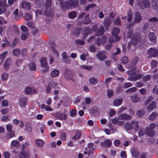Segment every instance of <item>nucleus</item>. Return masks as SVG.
<instances>
[{"mask_svg":"<svg viewBox=\"0 0 158 158\" xmlns=\"http://www.w3.org/2000/svg\"><path fill=\"white\" fill-rule=\"evenodd\" d=\"M78 6V0H70L69 2H61L60 3V7L64 11L72 7H77Z\"/></svg>","mask_w":158,"mask_h":158,"instance_id":"1","label":"nucleus"},{"mask_svg":"<svg viewBox=\"0 0 158 158\" xmlns=\"http://www.w3.org/2000/svg\"><path fill=\"white\" fill-rule=\"evenodd\" d=\"M139 127L138 122L135 120H132L131 122H127L124 125V128L128 131L134 129L135 131H137Z\"/></svg>","mask_w":158,"mask_h":158,"instance_id":"2","label":"nucleus"},{"mask_svg":"<svg viewBox=\"0 0 158 158\" xmlns=\"http://www.w3.org/2000/svg\"><path fill=\"white\" fill-rule=\"evenodd\" d=\"M132 32L131 31L129 32L128 35V37H131V43L133 45H136L139 42L141 39L140 35L138 34H134L132 36Z\"/></svg>","mask_w":158,"mask_h":158,"instance_id":"3","label":"nucleus"},{"mask_svg":"<svg viewBox=\"0 0 158 158\" xmlns=\"http://www.w3.org/2000/svg\"><path fill=\"white\" fill-rule=\"evenodd\" d=\"M135 73V70H130L128 71L127 74L130 76L127 78V80L128 81H136L141 78L142 75L140 74H136L134 77H131V76L134 75Z\"/></svg>","mask_w":158,"mask_h":158,"instance_id":"4","label":"nucleus"},{"mask_svg":"<svg viewBox=\"0 0 158 158\" xmlns=\"http://www.w3.org/2000/svg\"><path fill=\"white\" fill-rule=\"evenodd\" d=\"M155 127L154 123H151L149 127L147 128V131L145 132V134L148 136L152 137L155 135V132L153 130Z\"/></svg>","mask_w":158,"mask_h":158,"instance_id":"5","label":"nucleus"},{"mask_svg":"<svg viewBox=\"0 0 158 158\" xmlns=\"http://www.w3.org/2000/svg\"><path fill=\"white\" fill-rule=\"evenodd\" d=\"M41 67L43 68L42 70V72H45L49 70V68L46 59L45 58H42L40 60Z\"/></svg>","mask_w":158,"mask_h":158,"instance_id":"6","label":"nucleus"},{"mask_svg":"<svg viewBox=\"0 0 158 158\" xmlns=\"http://www.w3.org/2000/svg\"><path fill=\"white\" fill-rule=\"evenodd\" d=\"M64 78L68 81L72 80L73 81V76L72 72L69 69H66L64 70Z\"/></svg>","mask_w":158,"mask_h":158,"instance_id":"7","label":"nucleus"},{"mask_svg":"<svg viewBox=\"0 0 158 158\" xmlns=\"http://www.w3.org/2000/svg\"><path fill=\"white\" fill-rule=\"evenodd\" d=\"M96 55L98 59L101 61L104 60L107 57L106 52L104 51H99Z\"/></svg>","mask_w":158,"mask_h":158,"instance_id":"8","label":"nucleus"},{"mask_svg":"<svg viewBox=\"0 0 158 158\" xmlns=\"http://www.w3.org/2000/svg\"><path fill=\"white\" fill-rule=\"evenodd\" d=\"M119 29L117 27H114L112 31V35L114 37L115 40L117 41H118L120 40V37L118 35L119 34Z\"/></svg>","mask_w":158,"mask_h":158,"instance_id":"9","label":"nucleus"},{"mask_svg":"<svg viewBox=\"0 0 158 158\" xmlns=\"http://www.w3.org/2000/svg\"><path fill=\"white\" fill-rule=\"evenodd\" d=\"M148 53L150 57H156L158 55V49L150 48L148 51Z\"/></svg>","mask_w":158,"mask_h":158,"instance_id":"10","label":"nucleus"},{"mask_svg":"<svg viewBox=\"0 0 158 158\" xmlns=\"http://www.w3.org/2000/svg\"><path fill=\"white\" fill-rule=\"evenodd\" d=\"M131 117L126 113L122 114L118 117V118L120 120H128L131 119Z\"/></svg>","mask_w":158,"mask_h":158,"instance_id":"11","label":"nucleus"},{"mask_svg":"<svg viewBox=\"0 0 158 158\" xmlns=\"http://www.w3.org/2000/svg\"><path fill=\"white\" fill-rule=\"evenodd\" d=\"M148 37L149 40L152 44H154L156 42V36L155 33L150 32L148 35Z\"/></svg>","mask_w":158,"mask_h":158,"instance_id":"12","label":"nucleus"},{"mask_svg":"<svg viewBox=\"0 0 158 158\" xmlns=\"http://www.w3.org/2000/svg\"><path fill=\"white\" fill-rule=\"evenodd\" d=\"M30 151L28 150L22 151L21 152L19 158H30Z\"/></svg>","mask_w":158,"mask_h":158,"instance_id":"13","label":"nucleus"},{"mask_svg":"<svg viewBox=\"0 0 158 158\" xmlns=\"http://www.w3.org/2000/svg\"><path fill=\"white\" fill-rule=\"evenodd\" d=\"M140 2L141 4H139V5L142 9H143V6L141 5L142 4H143L145 7L146 8H148L150 6V2L148 0H143L140 1Z\"/></svg>","mask_w":158,"mask_h":158,"instance_id":"14","label":"nucleus"},{"mask_svg":"<svg viewBox=\"0 0 158 158\" xmlns=\"http://www.w3.org/2000/svg\"><path fill=\"white\" fill-rule=\"evenodd\" d=\"M36 90L34 88L30 87H26L25 90V94H30L35 93Z\"/></svg>","mask_w":158,"mask_h":158,"instance_id":"15","label":"nucleus"},{"mask_svg":"<svg viewBox=\"0 0 158 158\" xmlns=\"http://www.w3.org/2000/svg\"><path fill=\"white\" fill-rule=\"evenodd\" d=\"M130 98L131 101L134 103L139 102L141 101L140 97L137 94H135L131 96Z\"/></svg>","mask_w":158,"mask_h":158,"instance_id":"16","label":"nucleus"},{"mask_svg":"<svg viewBox=\"0 0 158 158\" xmlns=\"http://www.w3.org/2000/svg\"><path fill=\"white\" fill-rule=\"evenodd\" d=\"M142 16L141 14L138 12H136L135 13V16L134 17V21L135 23H139L142 20Z\"/></svg>","mask_w":158,"mask_h":158,"instance_id":"17","label":"nucleus"},{"mask_svg":"<svg viewBox=\"0 0 158 158\" xmlns=\"http://www.w3.org/2000/svg\"><path fill=\"white\" fill-rule=\"evenodd\" d=\"M88 150V154H91L93 153V152L95 150V148L94 147V145L92 143H89L87 144V148Z\"/></svg>","mask_w":158,"mask_h":158,"instance_id":"18","label":"nucleus"},{"mask_svg":"<svg viewBox=\"0 0 158 158\" xmlns=\"http://www.w3.org/2000/svg\"><path fill=\"white\" fill-rule=\"evenodd\" d=\"M31 5L29 2H23L22 3L21 7L25 10H29L31 9Z\"/></svg>","mask_w":158,"mask_h":158,"instance_id":"19","label":"nucleus"},{"mask_svg":"<svg viewBox=\"0 0 158 158\" xmlns=\"http://www.w3.org/2000/svg\"><path fill=\"white\" fill-rule=\"evenodd\" d=\"M101 145L102 146L107 148L111 146L112 142L110 140L107 139L105 140L103 142L101 143Z\"/></svg>","mask_w":158,"mask_h":158,"instance_id":"20","label":"nucleus"},{"mask_svg":"<svg viewBox=\"0 0 158 158\" xmlns=\"http://www.w3.org/2000/svg\"><path fill=\"white\" fill-rule=\"evenodd\" d=\"M27 67L31 71H35L36 67L35 64L33 62H31L27 65Z\"/></svg>","mask_w":158,"mask_h":158,"instance_id":"21","label":"nucleus"},{"mask_svg":"<svg viewBox=\"0 0 158 158\" xmlns=\"http://www.w3.org/2000/svg\"><path fill=\"white\" fill-rule=\"evenodd\" d=\"M123 102V100L121 98L117 99L114 101L113 103L114 106H118L122 104Z\"/></svg>","mask_w":158,"mask_h":158,"instance_id":"22","label":"nucleus"},{"mask_svg":"<svg viewBox=\"0 0 158 158\" xmlns=\"http://www.w3.org/2000/svg\"><path fill=\"white\" fill-rule=\"evenodd\" d=\"M35 143L36 145L39 147H42L44 145V141L40 139H37L35 141Z\"/></svg>","mask_w":158,"mask_h":158,"instance_id":"23","label":"nucleus"},{"mask_svg":"<svg viewBox=\"0 0 158 158\" xmlns=\"http://www.w3.org/2000/svg\"><path fill=\"white\" fill-rule=\"evenodd\" d=\"M156 102L154 101H153L148 106L147 109L149 111H152L154 108H156Z\"/></svg>","mask_w":158,"mask_h":158,"instance_id":"24","label":"nucleus"},{"mask_svg":"<svg viewBox=\"0 0 158 158\" xmlns=\"http://www.w3.org/2000/svg\"><path fill=\"white\" fill-rule=\"evenodd\" d=\"M62 56L63 58V60L65 62L68 64L70 63V58H68L65 52H64L62 53Z\"/></svg>","mask_w":158,"mask_h":158,"instance_id":"25","label":"nucleus"},{"mask_svg":"<svg viewBox=\"0 0 158 158\" xmlns=\"http://www.w3.org/2000/svg\"><path fill=\"white\" fill-rule=\"evenodd\" d=\"M27 100L26 98L23 97L21 98L19 101V105L21 107H24L27 103Z\"/></svg>","mask_w":158,"mask_h":158,"instance_id":"26","label":"nucleus"},{"mask_svg":"<svg viewBox=\"0 0 158 158\" xmlns=\"http://www.w3.org/2000/svg\"><path fill=\"white\" fill-rule=\"evenodd\" d=\"M57 117L58 119L60 120H65L67 119L68 116L65 114L59 113L58 114Z\"/></svg>","mask_w":158,"mask_h":158,"instance_id":"27","label":"nucleus"},{"mask_svg":"<svg viewBox=\"0 0 158 158\" xmlns=\"http://www.w3.org/2000/svg\"><path fill=\"white\" fill-rule=\"evenodd\" d=\"M149 21L150 23L152 26L156 25L158 22V19L156 17L149 19Z\"/></svg>","mask_w":158,"mask_h":158,"instance_id":"28","label":"nucleus"},{"mask_svg":"<svg viewBox=\"0 0 158 158\" xmlns=\"http://www.w3.org/2000/svg\"><path fill=\"white\" fill-rule=\"evenodd\" d=\"M10 61L11 60L10 58L7 59L5 61L4 65V67L5 70H7L9 69Z\"/></svg>","mask_w":158,"mask_h":158,"instance_id":"29","label":"nucleus"},{"mask_svg":"<svg viewBox=\"0 0 158 158\" xmlns=\"http://www.w3.org/2000/svg\"><path fill=\"white\" fill-rule=\"evenodd\" d=\"M60 74V72L57 69L53 70L51 73V76L52 77H55L58 76Z\"/></svg>","mask_w":158,"mask_h":158,"instance_id":"30","label":"nucleus"},{"mask_svg":"<svg viewBox=\"0 0 158 158\" xmlns=\"http://www.w3.org/2000/svg\"><path fill=\"white\" fill-rule=\"evenodd\" d=\"M104 33V30L103 26L100 27L98 29L96 33L98 36H100L102 35Z\"/></svg>","mask_w":158,"mask_h":158,"instance_id":"31","label":"nucleus"},{"mask_svg":"<svg viewBox=\"0 0 158 158\" xmlns=\"http://www.w3.org/2000/svg\"><path fill=\"white\" fill-rule=\"evenodd\" d=\"M41 108L42 109H45L46 111H52L53 109L48 106L42 104L40 106Z\"/></svg>","mask_w":158,"mask_h":158,"instance_id":"32","label":"nucleus"},{"mask_svg":"<svg viewBox=\"0 0 158 158\" xmlns=\"http://www.w3.org/2000/svg\"><path fill=\"white\" fill-rule=\"evenodd\" d=\"M106 41V36L102 37L101 41L100 39H98L97 41V44L98 45H100L101 43L102 44H105Z\"/></svg>","mask_w":158,"mask_h":158,"instance_id":"33","label":"nucleus"},{"mask_svg":"<svg viewBox=\"0 0 158 158\" xmlns=\"http://www.w3.org/2000/svg\"><path fill=\"white\" fill-rule=\"evenodd\" d=\"M81 135V132L78 131L76 132L75 135L72 137V139L74 140H77L80 137Z\"/></svg>","mask_w":158,"mask_h":158,"instance_id":"34","label":"nucleus"},{"mask_svg":"<svg viewBox=\"0 0 158 158\" xmlns=\"http://www.w3.org/2000/svg\"><path fill=\"white\" fill-rule=\"evenodd\" d=\"M32 18V14L30 13H25L24 15V19L26 20H28Z\"/></svg>","mask_w":158,"mask_h":158,"instance_id":"35","label":"nucleus"},{"mask_svg":"<svg viewBox=\"0 0 158 158\" xmlns=\"http://www.w3.org/2000/svg\"><path fill=\"white\" fill-rule=\"evenodd\" d=\"M158 116L156 112L152 113L149 116V119L150 120H154Z\"/></svg>","mask_w":158,"mask_h":158,"instance_id":"36","label":"nucleus"},{"mask_svg":"<svg viewBox=\"0 0 158 158\" xmlns=\"http://www.w3.org/2000/svg\"><path fill=\"white\" fill-rule=\"evenodd\" d=\"M19 145V143L16 140H13L11 141L10 146L14 147H18Z\"/></svg>","mask_w":158,"mask_h":158,"instance_id":"37","label":"nucleus"},{"mask_svg":"<svg viewBox=\"0 0 158 158\" xmlns=\"http://www.w3.org/2000/svg\"><path fill=\"white\" fill-rule=\"evenodd\" d=\"M89 83L93 85H95L97 83V80L93 77L90 78L89 80Z\"/></svg>","mask_w":158,"mask_h":158,"instance_id":"38","label":"nucleus"},{"mask_svg":"<svg viewBox=\"0 0 158 158\" xmlns=\"http://www.w3.org/2000/svg\"><path fill=\"white\" fill-rule=\"evenodd\" d=\"M80 68L84 69L90 70H91L93 67L91 65H81Z\"/></svg>","mask_w":158,"mask_h":158,"instance_id":"39","label":"nucleus"},{"mask_svg":"<svg viewBox=\"0 0 158 158\" xmlns=\"http://www.w3.org/2000/svg\"><path fill=\"white\" fill-rule=\"evenodd\" d=\"M9 74L7 73H3L1 77L2 80V81H5L6 80L8 77Z\"/></svg>","mask_w":158,"mask_h":158,"instance_id":"40","label":"nucleus"},{"mask_svg":"<svg viewBox=\"0 0 158 158\" xmlns=\"http://www.w3.org/2000/svg\"><path fill=\"white\" fill-rule=\"evenodd\" d=\"M7 6L6 3V0H2L0 2V7H2L3 9L4 7Z\"/></svg>","mask_w":158,"mask_h":158,"instance_id":"41","label":"nucleus"},{"mask_svg":"<svg viewBox=\"0 0 158 158\" xmlns=\"http://www.w3.org/2000/svg\"><path fill=\"white\" fill-rule=\"evenodd\" d=\"M144 114L143 110H140L137 111L136 115L139 117H141L143 116Z\"/></svg>","mask_w":158,"mask_h":158,"instance_id":"42","label":"nucleus"},{"mask_svg":"<svg viewBox=\"0 0 158 158\" xmlns=\"http://www.w3.org/2000/svg\"><path fill=\"white\" fill-rule=\"evenodd\" d=\"M131 153L133 156L135 157H137L139 155V152L136 149H133L131 151Z\"/></svg>","mask_w":158,"mask_h":158,"instance_id":"43","label":"nucleus"},{"mask_svg":"<svg viewBox=\"0 0 158 158\" xmlns=\"http://www.w3.org/2000/svg\"><path fill=\"white\" fill-rule=\"evenodd\" d=\"M137 89L135 87H133L129 88L126 91V93H133L135 92L137 90Z\"/></svg>","mask_w":158,"mask_h":158,"instance_id":"44","label":"nucleus"},{"mask_svg":"<svg viewBox=\"0 0 158 158\" xmlns=\"http://www.w3.org/2000/svg\"><path fill=\"white\" fill-rule=\"evenodd\" d=\"M29 33H22L21 35V39L22 40H24L27 39Z\"/></svg>","mask_w":158,"mask_h":158,"instance_id":"45","label":"nucleus"},{"mask_svg":"<svg viewBox=\"0 0 158 158\" xmlns=\"http://www.w3.org/2000/svg\"><path fill=\"white\" fill-rule=\"evenodd\" d=\"M20 52L19 49H15L13 51V54L15 56H18L20 54Z\"/></svg>","mask_w":158,"mask_h":158,"instance_id":"46","label":"nucleus"},{"mask_svg":"<svg viewBox=\"0 0 158 158\" xmlns=\"http://www.w3.org/2000/svg\"><path fill=\"white\" fill-rule=\"evenodd\" d=\"M127 15L128 16V17L127 19V20L129 22H131L132 19V15L131 11L130 10H129L128 12Z\"/></svg>","mask_w":158,"mask_h":158,"instance_id":"47","label":"nucleus"},{"mask_svg":"<svg viewBox=\"0 0 158 158\" xmlns=\"http://www.w3.org/2000/svg\"><path fill=\"white\" fill-rule=\"evenodd\" d=\"M8 53L7 51H6L0 55V60H2L5 58Z\"/></svg>","mask_w":158,"mask_h":158,"instance_id":"48","label":"nucleus"},{"mask_svg":"<svg viewBox=\"0 0 158 158\" xmlns=\"http://www.w3.org/2000/svg\"><path fill=\"white\" fill-rule=\"evenodd\" d=\"M70 116L72 117L76 116L77 114V111L76 109H73L70 112Z\"/></svg>","mask_w":158,"mask_h":158,"instance_id":"49","label":"nucleus"},{"mask_svg":"<svg viewBox=\"0 0 158 158\" xmlns=\"http://www.w3.org/2000/svg\"><path fill=\"white\" fill-rule=\"evenodd\" d=\"M132 85L131 83L130 82H127L124 84V85H123V87L125 89H127L129 87L132 86Z\"/></svg>","mask_w":158,"mask_h":158,"instance_id":"50","label":"nucleus"},{"mask_svg":"<svg viewBox=\"0 0 158 158\" xmlns=\"http://www.w3.org/2000/svg\"><path fill=\"white\" fill-rule=\"evenodd\" d=\"M89 31H90L89 28H86V29L84 31V34L83 35V38L84 39H85L87 37L88 34L89 33Z\"/></svg>","mask_w":158,"mask_h":158,"instance_id":"51","label":"nucleus"},{"mask_svg":"<svg viewBox=\"0 0 158 158\" xmlns=\"http://www.w3.org/2000/svg\"><path fill=\"white\" fill-rule=\"evenodd\" d=\"M21 29L23 31L22 33H29L27 27L25 26H22L21 27Z\"/></svg>","mask_w":158,"mask_h":158,"instance_id":"52","label":"nucleus"},{"mask_svg":"<svg viewBox=\"0 0 158 158\" xmlns=\"http://www.w3.org/2000/svg\"><path fill=\"white\" fill-rule=\"evenodd\" d=\"M107 95L109 98L112 96L113 95L114 92L113 90L110 89H108L107 91Z\"/></svg>","mask_w":158,"mask_h":158,"instance_id":"53","label":"nucleus"},{"mask_svg":"<svg viewBox=\"0 0 158 158\" xmlns=\"http://www.w3.org/2000/svg\"><path fill=\"white\" fill-rule=\"evenodd\" d=\"M153 99V97L152 96H151L149 97L146 100L145 104L147 105Z\"/></svg>","mask_w":158,"mask_h":158,"instance_id":"54","label":"nucleus"},{"mask_svg":"<svg viewBox=\"0 0 158 158\" xmlns=\"http://www.w3.org/2000/svg\"><path fill=\"white\" fill-rule=\"evenodd\" d=\"M110 23L109 19H107L104 23V26L106 30H108Z\"/></svg>","mask_w":158,"mask_h":158,"instance_id":"55","label":"nucleus"},{"mask_svg":"<svg viewBox=\"0 0 158 158\" xmlns=\"http://www.w3.org/2000/svg\"><path fill=\"white\" fill-rule=\"evenodd\" d=\"M76 13L75 12L72 11L69 14V17L71 18H74L76 17Z\"/></svg>","mask_w":158,"mask_h":158,"instance_id":"56","label":"nucleus"},{"mask_svg":"<svg viewBox=\"0 0 158 158\" xmlns=\"http://www.w3.org/2000/svg\"><path fill=\"white\" fill-rule=\"evenodd\" d=\"M116 113V112L113 109H111L109 112V115L110 117L114 115Z\"/></svg>","mask_w":158,"mask_h":158,"instance_id":"57","label":"nucleus"},{"mask_svg":"<svg viewBox=\"0 0 158 158\" xmlns=\"http://www.w3.org/2000/svg\"><path fill=\"white\" fill-rule=\"evenodd\" d=\"M51 0H47L46 5V8L47 9H48L51 7Z\"/></svg>","mask_w":158,"mask_h":158,"instance_id":"58","label":"nucleus"},{"mask_svg":"<svg viewBox=\"0 0 158 158\" xmlns=\"http://www.w3.org/2000/svg\"><path fill=\"white\" fill-rule=\"evenodd\" d=\"M127 109V108L126 106L122 107L118 111V114H119L122 113L124 110Z\"/></svg>","mask_w":158,"mask_h":158,"instance_id":"59","label":"nucleus"},{"mask_svg":"<svg viewBox=\"0 0 158 158\" xmlns=\"http://www.w3.org/2000/svg\"><path fill=\"white\" fill-rule=\"evenodd\" d=\"M128 61V59L127 57H123L121 59L122 63L123 64H126Z\"/></svg>","mask_w":158,"mask_h":158,"instance_id":"60","label":"nucleus"},{"mask_svg":"<svg viewBox=\"0 0 158 158\" xmlns=\"http://www.w3.org/2000/svg\"><path fill=\"white\" fill-rule=\"evenodd\" d=\"M144 84L143 83L138 81L136 82L135 84V85L138 88L141 87L142 86H144Z\"/></svg>","mask_w":158,"mask_h":158,"instance_id":"61","label":"nucleus"},{"mask_svg":"<svg viewBox=\"0 0 158 158\" xmlns=\"http://www.w3.org/2000/svg\"><path fill=\"white\" fill-rule=\"evenodd\" d=\"M60 139H61L62 141H64L66 139V134L64 132H61Z\"/></svg>","mask_w":158,"mask_h":158,"instance_id":"62","label":"nucleus"},{"mask_svg":"<svg viewBox=\"0 0 158 158\" xmlns=\"http://www.w3.org/2000/svg\"><path fill=\"white\" fill-rule=\"evenodd\" d=\"M151 79V75H148L144 76L143 78V81H149Z\"/></svg>","mask_w":158,"mask_h":158,"instance_id":"63","label":"nucleus"},{"mask_svg":"<svg viewBox=\"0 0 158 158\" xmlns=\"http://www.w3.org/2000/svg\"><path fill=\"white\" fill-rule=\"evenodd\" d=\"M31 28V32L32 34H35L38 32V30L37 28L33 26Z\"/></svg>","mask_w":158,"mask_h":158,"instance_id":"64","label":"nucleus"}]
</instances>
